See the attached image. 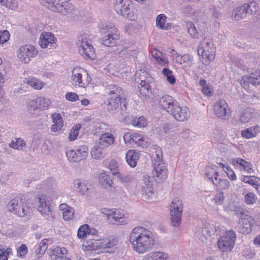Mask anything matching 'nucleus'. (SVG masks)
Returning a JSON list of instances; mask_svg holds the SVG:
<instances>
[{"mask_svg": "<svg viewBox=\"0 0 260 260\" xmlns=\"http://www.w3.org/2000/svg\"><path fill=\"white\" fill-rule=\"evenodd\" d=\"M105 93L107 110L112 114L120 111V114H122L126 108V102L122 88L116 85H108L105 87Z\"/></svg>", "mask_w": 260, "mask_h": 260, "instance_id": "f257e3e1", "label": "nucleus"}, {"mask_svg": "<svg viewBox=\"0 0 260 260\" xmlns=\"http://www.w3.org/2000/svg\"><path fill=\"white\" fill-rule=\"evenodd\" d=\"M129 240L133 249L139 253L150 251L154 244L151 232L141 226L135 227L132 230Z\"/></svg>", "mask_w": 260, "mask_h": 260, "instance_id": "f03ea898", "label": "nucleus"}, {"mask_svg": "<svg viewBox=\"0 0 260 260\" xmlns=\"http://www.w3.org/2000/svg\"><path fill=\"white\" fill-rule=\"evenodd\" d=\"M151 152L153 167L152 177L156 182H162L167 178V172L165 164L162 159L161 149L157 145H153L151 147Z\"/></svg>", "mask_w": 260, "mask_h": 260, "instance_id": "7ed1b4c3", "label": "nucleus"}, {"mask_svg": "<svg viewBox=\"0 0 260 260\" xmlns=\"http://www.w3.org/2000/svg\"><path fill=\"white\" fill-rule=\"evenodd\" d=\"M215 51L213 42L209 38H205L198 46V54L202 56L205 65H208L214 59Z\"/></svg>", "mask_w": 260, "mask_h": 260, "instance_id": "20e7f679", "label": "nucleus"}, {"mask_svg": "<svg viewBox=\"0 0 260 260\" xmlns=\"http://www.w3.org/2000/svg\"><path fill=\"white\" fill-rule=\"evenodd\" d=\"M99 27L105 30V35L102 38V44L107 47H114L119 39V33L117 29L112 24H109L107 22H102Z\"/></svg>", "mask_w": 260, "mask_h": 260, "instance_id": "39448f33", "label": "nucleus"}, {"mask_svg": "<svg viewBox=\"0 0 260 260\" xmlns=\"http://www.w3.org/2000/svg\"><path fill=\"white\" fill-rule=\"evenodd\" d=\"M247 213V211L239 207L236 210V215L239 218L238 230L239 232L244 235L251 233L254 223L253 218L248 215Z\"/></svg>", "mask_w": 260, "mask_h": 260, "instance_id": "423d86ee", "label": "nucleus"}, {"mask_svg": "<svg viewBox=\"0 0 260 260\" xmlns=\"http://www.w3.org/2000/svg\"><path fill=\"white\" fill-rule=\"evenodd\" d=\"M8 210L19 217H24L29 215L31 209L22 199L18 198L11 200L7 205Z\"/></svg>", "mask_w": 260, "mask_h": 260, "instance_id": "0eeeda50", "label": "nucleus"}, {"mask_svg": "<svg viewBox=\"0 0 260 260\" xmlns=\"http://www.w3.org/2000/svg\"><path fill=\"white\" fill-rule=\"evenodd\" d=\"M183 204L178 198L173 199L170 205L171 224L174 227L179 226L181 221Z\"/></svg>", "mask_w": 260, "mask_h": 260, "instance_id": "6e6552de", "label": "nucleus"}, {"mask_svg": "<svg viewBox=\"0 0 260 260\" xmlns=\"http://www.w3.org/2000/svg\"><path fill=\"white\" fill-rule=\"evenodd\" d=\"M77 45L79 48V52L82 56L91 60L94 59L95 55L94 48L93 46L89 43L88 41L87 40L86 35H81L79 37Z\"/></svg>", "mask_w": 260, "mask_h": 260, "instance_id": "1a4fd4ad", "label": "nucleus"}, {"mask_svg": "<svg viewBox=\"0 0 260 260\" xmlns=\"http://www.w3.org/2000/svg\"><path fill=\"white\" fill-rule=\"evenodd\" d=\"M114 8L117 14L130 20H135L136 16L129 8L127 0H114Z\"/></svg>", "mask_w": 260, "mask_h": 260, "instance_id": "9d476101", "label": "nucleus"}, {"mask_svg": "<svg viewBox=\"0 0 260 260\" xmlns=\"http://www.w3.org/2000/svg\"><path fill=\"white\" fill-rule=\"evenodd\" d=\"M17 57L22 62L27 63L31 58L36 57L38 54V51L31 45L22 46L17 51Z\"/></svg>", "mask_w": 260, "mask_h": 260, "instance_id": "9b49d317", "label": "nucleus"}, {"mask_svg": "<svg viewBox=\"0 0 260 260\" xmlns=\"http://www.w3.org/2000/svg\"><path fill=\"white\" fill-rule=\"evenodd\" d=\"M51 11L58 12L64 16L70 15L72 16L76 12L74 6L70 3L65 2H55L47 8Z\"/></svg>", "mask_w": 260, "mask_h": 260, "instance_id": "f8f14e48", "label": "nucleus"}, {"mask_svg": "<svg viewBox=\"0 0 260 260\" xmlns=\"http://www.w3.org/2000/svg\"><path fill=\"white\" fill-rule=\"evenodd\" d=\"M170 114L178 121L187 120L190 117V110L185 107H180L177 104Z\"/></svg>", "mask_w": 260, "mask_h": 260, "instance_id": "ddd939ff", "label": "nucleus"}, {"mask_svg": "<svg viewBox=\"0 0 260 260\" xmlns=\"http://www.w3.org/2000/svg\"><path fill=\"white\" fill-rule=\"evenodd\" d=\"M56 41V39L52 32H44L41 35L39 43L42 48L49 47V49H51L52 47H54Z\"/></svg>", "mask_w": 260, "mask_h": 260, "instance_id": "4468645a", "label": "nucleus"}, {"mask_svg": "<svg viewBox=\"0 0 260 260\" xmlns=\"http://www.w3.org/2000/svg\"><path fill=\"white\" fill-rule=\"evenodd\" d=\"M39 203L38 211L48 220L52 221L53 218L52 211L50 208L46 204V202L43 196H41L38 199Z\"/></svg>", "mask_w": 260, "mask_h": 260, "instance_id": "2eb2a0df", "label": "nucleus"}, {"mask_svg": "<svg viewBox=\"0 0 260 260\" xmlns=\"http://www.w3.org/2000/svg\"><path fill=\"white\" fill-rule=\"evenodd\" d=\"M228 104L224 100L217 101L214 105V111L216 115L221 119H225Z\"/></svg>", "mask_w": 260, "mask_h": 260, "instance_id": "dca6fc26", "label": "nucleus"}, {"mask_svg": "<svg viewBox=\"0 0 260 260\" xmlns=\"http://www.w3.org/2000/svg\"><path fill=\"white\" fill-rule=\"evenodd\" d=\"M99 183L104 188L109 189L111 191H114L116 187L113 185V182L111 176L106 173H102L99 176Z\"/></svg>", "mask_w": 260, "mask_h": 260, "instance_id": "f3484780", "label": "nucleus"}, {"mask_svg": "<svg viewBox=\"0 0 260 260\" xmlns=\"http://www.w3.org/2000/svg\"><path fill=\"white\" fill-rule=\"evenodd\" d=\"M108 219L113 224H122L126 223L124 215L119 210L115 209L108 214Z\"/></svg>", "mask_w": 260, "mask_h": 260, "instance_id": "a211bd4d", "label": "nucleus"}, {"mask_svg": "<svg viewBox=\"0 0 260 260\" xmlns=\"http://www.w3.org/2000/svg\"><path fill=\"white\" fill-rule=\"evenodd\" d=\"M257 116V112L251 108H247L244 110L240 117L239 120L242 123H246L252 121Z\"/></svg>", "mask_w": 260, "mask_h": 260, "instance_id": "6ab92c4d", "label": "nucleus"}, {"mask_svg": "<svg viewBox=\"0 0 260 260\" xmlns=\"http://www.w3.org/2000/svg\"><path fill=\"white\" fill-rule=\"evenodd\" d=\"M53 124L51 126V131L57 132L61 130L63 125V119L59 113H53L51 115Z\"/></svg>", "mask_w": 260, "mask_h": 260, "instance_id": "aec40b11", "label": "nucleus"}, {"mask_svg": "<svg viewBox=\"0 0 260 260\" xmlns=\"http://www.w3.org/2000/svg\"><path fill=\"white\" fill-rule=\"evenodd\" d=\"M81 68H74L72 73L71 82L73 85H78L80 87H83L84 84L82 83V75Z\"/></svg>", "mask_w": 260, "mask_h": 260, "instance_id": "412c9836", "label": "nucleus"}, {"mask_svg": "<svg viewBox=\"0 0 260 260\" xmlns=\"http://www.w3.org/2000/svg\"><path fill=\"white\" fill-rule=\"evenodd\" d=\"M92 157L96 159L103 158L107 153V149L104 148L100 145L96 144L91 150Z\"/></svg>", "mask_w": 260, "mask_h": 260, "instance_id": "4be33fe9", "label": "nucleus"}, {"mask_svg": "<svg viewBox=\"0 0 260 260\" xmlns=\"http://www.w3.org/2000/svg\"><path fill=\"white\" fill-rule=\"evenodd\" d=\"M248 13L244 5L236 8L232 12V18L236 21H239L245 18Z\"/></svg>", "mask_w": 260, "mask_h": 260, "instance_id": "5701e85b", "label": "nucleus"}, {"mask_svg": "<svg viewBox=\"0 0 260 260\" xmlns=\"http://www.w3.org/2000/svg\"><path fill=\"white\" fill-rule=\"evenodd\" d=\"M114 137L111 134L104 133L101 136L99 142L97 143L106 149L114 142Z\"/></svg>", "mask_w": 260, "mask_h": 260, "instance_id": "b1692460", "label": "nucleus"}, {"mask_svg": "<svg viewBox=\"0 0 260 260\" xmlns=\"http://www.w3.org/2000/svg\"><path fill=\"white\" fill-rule=\"evenodd\" d=\"M195 236L199 238L203 243L209 237L210 235V231L207 227L197 228L194 233Z\"/></svg>", "mask_w": 260, "mask_h": 260, "instance_id": "393cba45", "label": "nucleus"}, {"mask_svg": "<svg viewBox=\"0 0 260 260\" xmlns=\"http://www.w3.org/2000/svg\"><path fill=\"white\" fill-rule=\"evenodd\" d=\"M49 256H55L56 259H58L61 256L67 253V250L65 248H60L58 246H52L48 250Z\"/></svg>", "mask_w": 260, "mask_h": 260, "instance_id": "a878e982", "label": "nucleus"}, {"mask_svg": "<svg viewBox=\"0 0 260 260\" xmlns=\"http://www.w3.org/2000/svg\"><path fill=\"white\" fill-rule=\"evenodd\" d=\"M217 167L216 166H207L205 168V175L212 181L217 180L219 176V173L217 171Z\"/></svg>", "mask_w": 260, "mask_h": 260, "instance_id": "bb28decb", "label": "nucleus"}, {"mask_svg": "<svg viewBox=\"0 0 260 260\" xmlns=\"http://www.w3.org/2000/svg\"><path fill=\"white\" fill-rule=\"evenodd\" d=\"M138 158V153L133 150H128L125 155L126 160L131 167H135L136 166Z\"/></svg>", "mask_w": 260, "mask_h": 260, "instance_id": "cd10ccee", "label": "nucleus"}, {"mask_svg": "<svg viewBox=\"0 0 260 260\" xmlns=\"http://www.w3.org/2000/svg\"><path fill=\"white\" fill-rule=\"evenodd\" d=\"M75 187L79 189V192L81 194H85L88 193L89 190L91 188V185L86 182H80L79 180H76L74 182Z\"/></svg>", "mask_w": 260, "mask_h": 260, "instance_id": "c85d7f7f", "label": "nucleus"}, {"mask_svg": "<svg viewBox=\"0 0 260 260\" xmlns=\"http://www.w3.org/2000/svg\"><path fill=\"white\" fill-rule=\"evenodd\" d=\"M244 7L246 8V10L248 15H254L257 12L259 7L258 4L254 1H251L247 3L243 4Z\"/></svg>", "mask_w": 260, "mask_h": 260, "instance_id": "c756f323", "label": "nucleus"}, {"mask_svg": "<svg viewBox=\"0 0 260 260\" xmlns=\"http://www.w3.org/2000/svg\"><path fill=\"white\" fill-rule=\"evenodd\" d=\"M168 254L160 251H156L149 253L146 260H167Z\"/></svg>", "mask_w": 260, "mask_h": 260, "instance_id": "7c9ffc66", "label": "nucleus"}, {"mask_svg": "<svg viewBox=\"0 0 260 260\" xmlns=\"http://www.w3.org/2000/svg\"><path fill=\"white\" fill-rule=\"evenodd\" d=\"M100 249L108 248L113 247L117 244V241L115 239L110 240L109 239L98 240Z\"/></svg>", "mask_w": 260, "mask_h": 260, "instance_id": "2f4dec72", "label": "nucleus"}, {"mask_svg": "<svg viewBox=\"0 0 260 260\" xmlns=\"http://www.w3.org/2000/svg\"><path fill=\"white\" fill-rule=\"evenodd\" d=\"M75 150L80 160L85 159L88 155V148L86 146H78L75 148Z\"/></svg>", "mask_w": 260, "mask_h": 260, "instance_id": "473e14b6", "label": "nucleus"}, {"mask_svg": "<svg viewBox=\"0 0 260 260\" xmlns=\"http://www.w3.org/2000/svg\"><path fill=\"white\" fill-rule=\"evenodd\" d=\"M218 247L219 249L223 252L225 253L228 250V238L226 236L223 235L221 236L217 242Z\"/></svg>", "mask_w": 260, "mask_h": 260, "instance_id": "72a5a7b5", "label": "nucleus"}, {"mask_svg": "<svg viewBox=\"0 0 260 260\" xmlns=\"http://www.w3.org/2000/svg\"><path fill=\"white\" fill-rule=\"evenodd\" d=\"M132 147L143 146L144 139L142 136L137 133H133Z\"/></svg>", "mask_w": 260, "mask_h": 260, "instance_id": "f704fd0d", "label": "nucleus"}, {"mask_svg": "<svg viewBox=\"0 0 260 260\" xmlns=\"http://www.w3.org/2000/svg\"><path fill=\"white\" fill-rule=\"evenodd\" d=\"M251 84L254 86L260 85V71H255L249 76Z\"/></svg>", "mask_w": 260, "mask_h": 260, "instance_id": "c9c22d12", "label": "nucleus"}, {"mask_svg": "<svg viewBox=\"0 0 260 260\" xmlns=\"http://www.w3.org/2000/svg\"><path fill=\"white\" fill-rule=\"evenodd\" d=\"M162 74L167 78V80L171 84H173L176 82V79L173 75L171 70L167 68H164L162 70Z\"/></svg>", "mask_w": 260, "mask_h": 260, "instance_id": "e433bc0d", "label": "nucleus"}, {"mask_svg": "<svg viewBox=\"0 0 260 260\" xmlns=\"http://www.w3.org/2000/svg\"><path fill=\"white\" fill-rule=\"evenodd\" d=\"M186 27L188 32L190 36L194 39H197L199 37V32L197 29L194 24L191 22H188L186 24Z\"/></svg>", "mask_w": 260, "mask_h": 260, "instance_id": "4c0bfd02", "label": "nucleus"}, {"mask_svg": "<svg viewBox=\"0 0 260 260\" xmlns=\"http://www.w3.org/2000/svg\"><path fill=\"white\" fill-rule=\"evenodd\" d=\"M242 181L254 187L257 185L260 179L253 176H244Z\"/></svg>", "mask_w": 260, "mask_h": 260, "instance_id": "58836bf2", "label": "nucleus"}, {"mask_svg": "<svg viewBox=\"0 0 260 260\" xmlns=\"http://www.w3.org/2000/svg\"><path fill=\"white\" fill-rule=\"evenodd\" d=\"M192 60L193 57L192 56L189 54H184L183 55L180 56V58L176 60L177 62H179L180 64H182L183 63H186L188 64V66L190 67L192 65Z\"/></svg>", "mask_w": 260, "mask_h": 260, "instance_id": "ea45409f", "label": "nucleus"}, {"mask_svg": "<svg viewBox=\"0 0 260 260\" xmlns=\"http://www.w3.org/2000/svg\"><path fill=\"white\" fill-rule=\"evenodd\" d=\"M132 124L135 126L138 127H144L147 125L146 118L143 116H140L138 118H135L133 120Z\"/></svg>", "mask_w": 260, "mask_h": 260, "instance_id": "a19ab883", "label": "nucleus"}, {"mask_svg": "<svg viewBox=\"0 0 260 260\" xmlns=\"http://www.w3.org/2000/svg\"><path fill=\"white\" fill-rule=\"evenodd\" d=\"M257 197L253 192H249L244 196L245 202L247 205H253L256 202Z\"/></svg>", "mask_w": 260, "mask_h": 260, "instance_id": "79ce46f5", "label": "nucleus"}, {"mask_svg": "<svg viewBox=\"0 0 260 260\" xmlns=\"http://www.w3.org/2000/svg\"><path fill=\"white\" fill-rule=\"evenodd\" d=\"M66 155L68 160L71 162H78L80 161L78 158L76 151L74 150H68L66 151Z\"/></svg>", "mask_w": 260, "mask_h": 260, "instance_id": "37998d69", "label": "nucleus"}, {"mask_svg": "<svg viewBox=\"0 0 260 260\" xmlns=\"http://www.w3.org/2000/svg\"><path fill=\"white\" fill-rule=\"evenodd\" d=\"M236 240V234L234 231H229V250H231L234 247Z\"/></svg>", "mask_w": 260, "mask_h": 260, "instance_id": "c03bdc74", "label": "nucleus"}, {"mask_svg": "<svg viewBox=\"0 0 260 260\" xmlns=\"http://www.w3.org/2000/svg\"><path fill=\"white\" fill-rule=\"evenodd\" d=\"M89 225L88 224H83L78 229L77 236L79 238H82L88 236Z\"/></svg>", "mask_w": 260, "mask_h": 260, "instance_id": "a18cd8bd", "label": "nucleus"}, {"mask_svg": "<svg viewBox=\"0 0 260 260\" xmlns=\"http://www.w3.org/2000/svg\"><path fill=\"white\" fill-rule=\"evenodd\" d=\"M27 84L36 89H40L43 86V83L36 78H30L27 81Z\"/></svg>", "mask_w": 260, "mask_h": 260, "instance_id": "49530a36", "label": "nucleus"}, {"mask_svg": "<svg viewBox=\"0 0 260 260\" xmlns=\"http://www.w3.org/2000/svg\"><path fill=\"white\" fill-rule=\"evenodd\" d=\"M98 240H91L90 241H87L85 245V247L88 250H95L100 249Z\"/></svg>", "mask_w": 260, "mask_h": 260, "instance_id": "de8ad7c7", "label": "nucleus"}, {"mask_svg": "<svg viewBox=\"0 0 260 260\" xmlns=\"http://www.w3.org/2000/svg\"><path fill=\"white\" fill-rule=\"evenodd\" d=\"M142 74L143 75H140V81H138V82L140 83V85L142 86V88H144V89H146L147 91L150 88V84L148 83V81H146L145 78V75H146V73L143 72Z\"/></svg>", "mask_w": 260, "mask_h": 260, "instance_id": "09e8293b", "label": "nucleus"}, {"mask_svg": "<svg viewBox=\"0 0 260 260\" xmlns=\"http://www.w3.org/2000/svg\"><path fill=\"white\" fill-rule=\"evenodd\" d=\"M213 183L217 186L219 189L226 191V186H228V182L226 179H221L218 178L217 180L213 181Z\"/></svg>", "mask_w": 260, "mask_h": 260, "instance_id": "8fccbe9b", "label": "nucleus"}, {"mask_svg": "<svg viewBox=\"0 0 260 260\" xmlns=\"http://www.w3.org/2000/svg\"><path fill=\"white\" fill-rule=\"evenodd\" d=\"M166 18L167 17L164 14L158 15L156 19V26L161 29H166V28L164 26Z\"/></svg>", "mask_w": 260, "mask_h": 260, "instance_id": "3c124183", "label": "nucleus"}, {"mask_svg": "<svg viewBox=\"0 0 260 260\" xmlns=\"http://www.w3.org/2000/svg\"><path fill=\"white\" fill-rule=\"evenodd\" d=\"M3 6L11 10H16L18 8V3L16 0H5Z\"/></svg>", "mask_w": 260, "mask_h": 260, "instance_id": "603ef678", "label": "nucleus"}, {"mask_svg": "<svg viewBox=\"0 0 260 260\" xmlns=\"http://www.w3.org/2000/svg\"><path fill=\"white\" fill-rule=\"evenodd\" d=\"M38 102H39L38 104L40 106V109L41 108H47L51 104V101L49 99H46L43 97H38Z\"/></svg>", "mask_w": 260, "mask_h": 260, "instance_id": "864d4df0", "label": "nucleus"}, {"mask_svg": "<svg viewBox=\"0 0 260 260\" xmlns=\"http://www.w3.org/2000/svg\"><path fill=\"white\" fill-rule=\"evenodd\" d=\"M169 100H172V96L168 95H164L159 99L158 105L162 109H166L167 104Z\"/></svg>", "mask_w": 260, "mask_h": 260, "instance_id": "5fc2aeb1", "label": "nucleus"}, {"mask_svg": "<svg viewBox=\"0 0 260 260\" xmlns=\"http://www.w3.org/2000/svg\"><path fill=\"white\" fill-rule=\"evenodd\" d=\"M38 103L39 102H38L37 98L36 99L30 101L27 105L28 110L31 112L35 111L36 110L40 109V106Z\"/></svg>", "mask_w": 260, "mask_h": 260, "instance_id": "6e6d98bb", "label": "nucleus"}, {"mask_svg": "<svg viewBox=\"0 0 260 260\" xmlns=\"http://www.w3.org/2000/svg\"><path fill=\"white\" fill-rule=\"evenodd\" d=\"M177 104V102L172 98V100H169L167 103L166 109H164V110L170 114Z\"/></svg>", "mask_w": 260, "mask_h": 260, "instance_id": "4d7b16f0", "label": "nucleus"}, {"mask_svg": "<svg viewBox=\"0 0 260 260\" xmlns=\"http://www.w3.org/2000/svg\"><path fill=\"white\" fill-rule=\"evenodd\" d=\"M17 256L20 257H24L27 253V247L25 244H21L17 250Z\"/></svg>", "mask_w": 260, "mask_h": 260, "instance_id": "13d9d810", "label": "nucleus"}, {"mask_svg": "<svg viewBox=\"0 0 260 260\" xmlns=\"http://www.w3.org/2000/svg\"><path fill=\"white\" fill-rule=\"evenodd\" d=\"M240 84L244 89H248L249 88V85L251 84L249 76H244L242 77L240 80Z\"/></svg>", "mask_w": 260, "mask_h": 260, "instance_id": "bf43d9fd", "label": "nucleus"}, {"mask_svg": "<svg viewBox=\"0 0 260 260\" xmlns=\"http://www.w3.org/2000/svg\"><path fill=\"white\" fill-rule=\"evenodd\" d=\"M118 180L122 183H127L132 180V177L128 175H124L119 172L116 175Z\"/></svg>", "mask_w": 260, "mask_h": 260, "instance_id": "052dcab7", "label": "nucleus"}, {"mask_svg": "<svg viewBox=\"0 0 260 260\" xmlns=\"http://www.w3.org/2000/svg\"><path fill=\"white\" fill-rule=\"evenodd\" d=\"M9 37L10 34L8 30H0V44H4L7 42Z\"/></svg>", "mask_w": 260, "mask_h": 260, "instance_id": "680f3d73", "label": "nucleus"}, {"mask_svg": "<svg viewBox=\"0 0 260 260\" xmlns=\"http://www.w3.org/2000/svg\"><path fill=\"white\" fill-rule=\"evenodd\" d=\"M224 194H226L224 191H219L215 197V200L217 204L221 205L225 199V196Z\"/></svg>", "mask_w": 260, "mask_h": 260, "instance_id": "e2e57ef3", "label": "nucleus"}, {"mask_svg": "<svg viewBox=\"0 0 260 260\" xmlns=\"http://www.w3.org/2000/svg\"><path fill=\"white\" fill-rule=\"evenodd\" d=\"M109 168L113 175H116L118 173L117 169V163L114 160H112L110 161Z\"/></svg>", "mask_w": 260, "mask_h": 260, "instance_id": "0e129e2a", "label": "nucleus"}, {"mask_svg": "<svg viewBox=\"0 0 260 260\" xmlns=\"http://www.w3.org/2000/svg\"><path fill=\"white\" fill-rule=\"evenodd\" d=\"M65 97L67 100L71 102H75L79 100L78 95L75 92H67Z\"/></svg>", "mask_w": 260, "mask_h": 260, "instance_id": "69168bd1", "label": "nucleus"}, {"mask_svg": "<svg viewBox=\"0 0 260 260\" xmlns=\"http://www.w3.org/2000/svg\"><path fill=\"white\" fill-rule=\"evenodd\" d=\"M241 135L243 137L246 139H250L255 137L253 133H252V131L251 129H250V128H247L243 131L241 132Z\"/></svg>", "mask_w": 260, "mask_h": 260, "instance_id": "338daca9", "label": "nucleus"}, {"mask_svg": "<svg viewBox=\"0 0 260 260\" xmlns=\"http://www.w3.org/2000/svg\"><path fill=\"white\" fill-rule=\"evenodd\" d=\"M8 250H5L3 246L0 245V260H8L9 252Z\"/></svg>", "mask_w": 260, "mask_h": 260, "instance_id": "774afa93", "label": "nucleus"}]
</instances>
